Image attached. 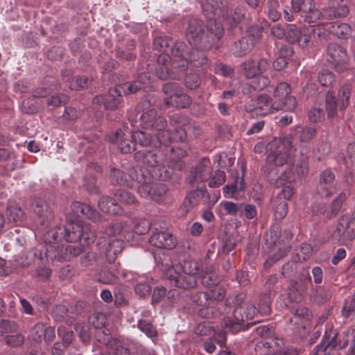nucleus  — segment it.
Returning a JSON list of instances; mask_svg holds the SVG:
<instances>
[{
	"label": "nucleus",
	"instance_id": "obj_1",
	"mask_svg": "<svg viewBox=\"0 0 355 355\" xmlns=\"http://www.w3.org/2000/svg\"><path fill=\"white\" fill-rule=\"evenodd\" d=\"M204 26V23L200 19L196 18L189 19L186 31L189 43L196 50L200 51H207L212 48L218 49L225 34L223 26L216 20L207 19L206 33Z\"/></svg>",
	"mask_w": 355,
	"mask_h": 355
},
{
	"label": "nucleus",
	"instance_id": "obj_2",
	"mask_svg": "<svg viewBox=\"0 0 355 355\" xmlns=\"http://www.w3.org/2000/svg\"><path fill=\"white\" fill-rule=\"evenodd\" d=\"M187 46L183 42H174L171 45L168 53H161L157 59L155 68L156 75L162 80L178 79L180 73L185 71L188 67L189 55Z\"/></svg>",
	"mask_w": 355,
	"mask_h": 355
},
{
	"label": "nucleus",
	"instance_id": "obj_3",
	"mask_svg": "<svg viewBox=\"0 0 355 355\" xmlns=\"http://www.w3.org/2000/svg\"><path fill=\"white\" fill-rule=\"evenodd\" d=\"M166 148L161 146L152 150H139L134 155L137 162L142 163L147 168L153 170V177L162 181L169 180L175 171H181L182 164L175 162L174 166H167Z\"/></svg>",
	"mask_w": 355,
	"mask_h": 355
},
{
	"label": "nucleus",
	"instance_id": "obj_4",
	"mask_svg": "<svg viewBox=\"0 0 355 355\" xmlns=\"http://www.w3.org/2000/svg\"><path fill=\"white\" fill-rule=\"evenodd\" d=\"M135 112L140 114L138 121L132 115L128 116V121L132 127L138 126L152 130L159 135H162L164 128H167L166 119L162 116H158L157 110L151 107L149 101H141L137 104Z\"/></svg>",
	"mask_w": 355,
	"mask_h": 355
},
{
	"label": "nucleus",
	"instance_id": "obj_5",
	"mask_svg": "<svg viewBox=\"0 0 355 355\" xmlns=\"http://www.w3.org/2000/svg\"><path fill=\"white\" fill-rule=\"evenodd\" d=\"M137 178L139 181L137 192L144 198L158 202L168 191V187L165 184L153 182V175L149 169L141 172Z\"/></svg>",
	"mask_w": 355,
	"mask_h": 355
},
{
	"label": "nucleus",
	"instance_id": "obj_6",
	"mask_svg": "<svg viewBox=\"0 0 355 355\" xmlns=\"http://www.w3.org/2000/svg\"><path fill=\"white\" fill-rule=\"evenodd\" d=\"M40 247L43 250L44 263L45 264L53 261H67L71 257H76L82 252L80 246L70 244H40Z\"/></svg>",
	"mask_w": 355,
	"mask_h": 355
},
{
	"label": "nucleus",
	"instance_id": "obj_7",
	"mask_svg": "<svg viewBox=\"0 0 355 355\" xmlns=\"http://www.w3.org/2000/svg\"><path fill=\"white\" fill-rule=\"evenodd\" d=\"M349 335L351 336L349 331H344L341 334H338L334 329L331 330L329 334L327 331H325L321 343L316 346L318 352H321L323 355H333V352L336 348L343 349L348 345Z\"/></svg>",
	"mask_w": 355,
	"mask_h": 355
},
{
	"label": "nucleus",
	"instance_id": "obj_8",
	"mask_svg": "<svg viewBox=\"0 0 355 355\" xmlns=\"http://www.w3.org/2000/svg\"><path fill=\"white\" fill-rule=\"evenodd\" d=\"M293 10L299 13L304 22L323 24L326 16L316 8L314 0H291Z\"/></svg>",
	"mask_w": 355,
	"mask_h": 355
},
{
	"label": "nucleus",
	"instance_id": "obj_9",
	"mask_svg": "<svg viewBox=\"0 0 355 355\" xmlns=\"http://www.w3.org/2000/svg\"><path fill=\"white\" fill-rule=\"evenodd\" d=\"M262 37V28L257 25L251 26L247 34L232 46V52L236 57H242L249 53Z\"/></svg>",
	"mask_w": 355,
	"mask_h": 355
},
{
	"label": "nucleus",
	"instance_id": "obj_10",
	"mask_svg": "<svg viewBox=\"0 0 355 355\" xmlns=\"http://www.w3.org/2000/svg\"><path fill=\"white\" fill-rule=\"evenodd\" d=\"M352 87L350 85L342 86L337 97L333 92L329 91L326 96V111L329 118H334L337 114L338 108L343 111L348 106L351 96Z\"/></svg>",
	"mask_w": 355,
	"mask_h": 355
},
{
	"label": "nucleus",
	"instance_id": "obj_11",
	"mask_svg": "<svg viewBox=\"0 0 355 355\" xmlns=\"http://www.w3.org/2000/svg\"><path fill=\"white\" fill-rule=\"evenodd\" d=\"M162 90L166 96L164 101L168 106L186 108L191 104V98L183 92V89L179 83H167L164 85Z\"/></svg>",
	"mask_w": 355,
	"mask_h": 355
},
{
	"label": "nucleus",
	"instance_id": "obj_12",
	"mask_svg": "<svg viewBox=\"0 0 355 355\" xmlns=\"http://www.w3.org/2000/svg\"><path fill=\"white\" fill-rule=\"evenodd\" d=\"M331 236L336 243L352 241L355 237V210L352 214H345L340 218Z\"/></svg>",
	"mask_w": 355,
	"mask_h": 355
},
{
	"label": "nucleus",
	"instance_id": "obj_13",
	"mask_svg": "<svg viewBox=\"0 0 355 355\" xmlns=\"http://www.w3.org/2000/svg\"><path fill=\"white\" fill-rule=\"evenodd\" d=\"M134 86V84H119L114 88L110 89L108 94H105V109H116L121 104L123 95L137 92L138 86H135V87Z\"/></svg>",
	"mask_w": 355,
	"mask_h": 355
},
{
	"label": "nucleus",
	"instance_id": "obj_14",
	"mask_svg": "<svg viewBox=\"0 0 355 355\" xmlns=\"http://www.w3.org/2000/svg\"><path fill=\"white\" fill-rule=\"evenodd\" d=\"M278 104H275L268 94H261L255 99L251 100L245 105L246 110L257 116H266L270 113L278 111Z\"/></svg>",
	"mask_w": 355,
	"mask_h": 355
},
{
	"label": "nucleus",
	"instance_id": "obj_15",
	"mask_svg": "<svg viewBox=\"0 0 355 355\" xmlns=\"http://www.w3.org/2000/svg\"><path fill=\"white\" fill-rule=\"evenodd\" d=\"M291 92V89L288 83L283 82L277 85L274 91V103L278 104L279 110L293 111L296 107V98L290 95Z\"/></svg>",
	"mask_w": 355,
	"mask_h": 355
},
{
	"label": "nucleus",
	"instance_id": "obj_16",
	"mask_svg": "<svg viewBox=\"0 0 355 355\" xmlns=\"http://www.w3.org/2000/svg\"><path fill=\"white\" fill-rule=\"evenodd\" d=\"M144 171H146V169L136 166L130 168L128 173L126 174L120 169L113 168L110 171V177L112 182H114L119 185L132 188L137 184L139 185V181L137 177L139 176L140 173Z\"/></svg>",
	"mask_w": 355,
	"mask_h": 355
},
{
	"label": "nucleus",
	"instance_id": "obj_17",
	"mask_svg": "<svg viewBox=\"0 0 355 355\" xmlns=\"http://www.w3.org/2000/svg\"><path fill=\"white\" fill-rule=\"evenodd\" d=\"M166 276L172 286L183 289L195 287L198 279L173 266L168 269Z\"/></svg>",
	"mask_w": 355,
	"mask_h": 355
},
{
	"label": "nucleus",
	"instance_id": "obj_18",
	"mask_svg": "<svg viewBox=\"0 0 355 355\" xmlns=\"http://www.w3.org/2000/svg\"><path fill=\"white\" fill-rule=\"evenodd\" d=\"M123 240L117 238H108L105 241V237H101L98 241L100 252L105 255L107 262L113 263L124 248Z\"/></svg>",
	"mask_w": 355,
	"mask_h": 355
},
{
	"label": "nucleus",
	"instance_id": "obj_19",
	"mask_svg": "<svg viewBox=\"0 0 355 355\" xmlns=\"http://www.w3.org/2000/svg\"><path fill=\"white\" fill-rule=\"evenodd\" d=\"M329 61L339 71H343L348 68L347 62L349 57L345 48L336 43H331L327 47Z\"/></svg>",
	"mask_w": 355,
	"mask_h": 355
},
{
	"label": "nucleus",
	"instance_id": "obj_20",
	"mask_svg": "<svg viewBox=\"0 0 355 355\" xmlns=\"http://www.w3.org/2000/svg\"><path fill=\"white\" fill-rule=\"evenodd\" d=\"M286 168H288L289 171L288 172L287 170L283 171L281 175L277 179L275 185L276 187H283L278 194V198L286 200H290L296 192V190L293 186L286 185V183L295 182L296 177L295 173H291V165L287 164Z\"/></svg>",
	"mask_w": 355,
	"mask_h": 355
},
{
	"label": "nucleus",
	"instance_id": "obj_21",
	"mask_svg": "<svg viewBox=\"0 0 355 355\" xmlns=\"http://www.w3.org/2000/svg\"><path fill=\"white\" fill-rule=\"evenodd\" d=\"M108 140L116 144L122 153H130L135 150V144L132 139V134L128 128L123 126V130H118L114 135H110Z\"/></svg>",
	"mask_w": 355,
	"mask_h": 355
},
{
	"label": "nucleus",
	"instance_id": "obj_22",
	"mask_svg": "<svg viewBox=\"0 0 355 355\" xmlns=\"http://www.w3.org/2000/svg\"><path fill=\"white\" fill-rule=\"evenodd\" d=\"M162 230L153 227V234L149 239L150 243L158 248L173 249L177 245L175 237L170 232L164 231V227L159 226Z\"/></svg>",
	"mask_w": 355,
	"mask_h": 355
},
{
	"label": "nucleus",
	"instance_id": "obj_23",
	"mask_svg": "<svg viewBox=\"0 0 355 355\" xmlns=\"http://www.w3.org/2000/svg\"><path fill=\"white\" fill-rule=\"evenodd\" d=\"M211 172L210 161L207 159H203L196 167L190 170L188 177L189 182L193 184L199 182L203 184L209 180Z\"/></svg>",
	"mask_w": 355,
	"mask_h": 355
},
{
	"label": "nucleus",
	"instance_id": "obj_24",
	"mask_svg": "<svg viewBox=\"0 0 355 355\" xmlns=\"http://www.w3.org/2000/svg\"><path fill=\"white\" fill-rule=\"evenodd\" d=\"M336 191L335 175L330 169H327L320 174L317 192L322 198H328Z\"/></svg>",
	"mask_w": 355,
	"mask_h": 355
},
{
	"label": "nucleus",
	"instance_id": "obj_25",
	"mask_svg": "<svg viewBox=\"0 0 355 355\" xmlns=\"http://www.w3.org/2000/svg\"><path fill=\"white\" fill-rule=\"evenodd\" d=\"M229 0H204L202 2V10L204 16L208 20H216L220 17V13L228 7Z\"/></svg>",
	"mask_w": 355,
	"mask_h": 355
},
{
	"label": "nucleus",
	"instance_id": "obj_26",
	"mask_svg": "<svg viewBox=\"0 0 355 355\" xmlns=\"http://www.w3.org/2000/svg\"><path fill=\"white\" fill-rule=\"evenodd\" d=\"M270 67V63L266 58H261L258 62L248 60L241 65L242 73L247 78L253 79L257 76L263 73Z\"/></svg>",
	"mask_w": 355,
	"mask_h": 355
},
{
	"label": "nucleus",
	"instance_id": "obj_27",
	"mask_svg": "<svg viewBox=\"0 0 355 355\" xmlns=\"http://www.w3.org/2000/svg\"><path fill=\"white\" fill-rule=\"evenodd\" d=\"M207 198L208 192L205 184H203L202 187L191 190L187 195L186 198L182 205V208L188 211L190 208H192L198 204H203L205 205V203L208 202L207 200Z\"/></svg>",
	"mask_w": 355,
	"mask_h": 355
},
{
	"label": "nucleus",
	"instance_id": "obj_28",
	"mask_svg": "<svg viewBox=\"0 0 355 355\" xmlns=\"http://www.w3.org/2000/svg\"><path fill=\"white\" fill-rule=\"evenodd\" d=\"M132 139L135 145L137 144L141 146H153L159 148L162 146V135L155 133L153 137L150 134H147L141 130H130Z\"/></svg>",
	"mask_w": 355,
	"mask_h": 355
},
{
	"label": "nucleus",
	"instance_id": "obj_29",
	"mask_svg": "<svg viewBox=\"0 0 355 355\" xmlns=\"http://www.w3.org/2000/svg\"><path fill=\"white\" fill-rule=\"evenodd\" d=\"M245 9L243 6H237L234 9H231L230 6L225 9L220 17L230 28L236 27L241 21L245 18Z\"/></svg>",
	"mask_w": 355,
	"mask_h": 355
},
{
	"label": "nucleus",
	"instance_id": "obj_30",
	"mask_svg": "<svg viewBox=\"0 0 355 355\" xmlns=\"http://www.w3.org/2000/svg\"><path fill=\"white\" fill-rule=\"evenodd\" d=\"M42 227L48 228L43 235V239L45 242L44 244L58 243L62 239H65L64 226L51 224V220L46 223Z\"/></svg>",
	"mask_w": 355,
	"mask_h": 355
},
{
	"label": "nucleus",
	"instance_id": "obj_31",
	"mask_svg": "<svg viewBox=\"0 0 355 355\" xmlns=\"http://www.w3.org/2000/svg\"><path fill=\"white\" fill-rule=\"evenodd\" d=\"M71 210L74 215L78 218L86 217L94 222L101 220V216L98 212L89 205L74 202L71 205Z\"/></svg>",
	"mask_w": 355,
	"mask_h": 355
},
{
	"label": "nucleus",
	"instance_id": "obj_32",
	"mask_svg": "<svg viewBox=\"0 0 355 355\" xmlns=\"http://www.w3.org/2000/svg\"><path fill=\"white\" fill-rule=\"evenodd\" d=\"M37 259L44 263L43 250L40 244L30 250L26 254L16 260V265L20 267H26L32 264Z\"/></svg>",
	"mask_w": 355,
	"mask_h": 355
},
{
	"label": "nucleus",
	"instance_id": "obj_33",
	"mask_svg": "<svg viewBox=\"0 0 355 355\" xmlns=\"http://www.w3.org/2000/svg\"><path fill=\"white\" fill-rule=\"evenodd\" d=\"M34 212L38 218V223L45 225L49 220L52 219L51 211L44 200L41 198H35L33 202Z\"/></svg>",
	"mask_w": 355,
	"mask_h": 355
},
{
	"label": "nucleus",
	"instance_id": "obj_34",
	"mask_svg": "<svg viewBox=\"0 0 355 355\" xmlns=\"http://www.w3.org/2000/svg\"><path fill=\"white\" fill-rule=\"evenodd\" d=\"M291 313L293 317L291 318V322L297 324V329H304L311 320V314L308 309L303 306H294L291 309Z\"/></svg>",
	"mask_w": 355,
	"mask_h": 355
},
{
	"label": "nucleus",
	"instance_id": "obj_35",
	"mask_svg": "<svg viewBox=\"0 0 355 355\" xmlns=\"http://www.w3.org/2000/svg\"><path fill=\"white\" fill-rule=\"evenodd\" d=\"M65 240L69 243H73L79 241L83 236V231L88 230L85 222H77L69 223L66 227L64 226Z\"/></svg>",
	"mask_w": 355,
	"mask_h": 355
},
{
	"label": "nucleus",
	"instance_id": "obj_36",
	"mask_svg": "<svg viewBox=\"0 0 355 355\" xmlns=\"http://www.w3.org/2000/svg\"><path fill=\"white\" fill-rule=\"evenodd\" d=\"M186 139V130L178 125L174 128V132H171V130L166 128L162 133V146H164L165 148L171 141H184Z\"/></svg>",
	"mask_w": 355,
	"mask_h": 355
},
{
	"label": "nucleus",
	"instance_id": "obj_37",
	"mask_svg": "<svg viewBox=\"0 0 355 355\" xmlns=\"http://www.w3.org/2000/svg\"><path fill=\"white\" fill-rule=\"evenodd\" d=\"M99 209L105 213L111 215H122L123 208L118 204L115 198L108 196H102L98 200Z\"/></svg>",
	"mask_w": 355,
	"mask_h": 355
},
{
	"label": "nucleus",
	"instance_id": "obj_38",
	"mask_svg": "<svg viewBox=\"0 0 355 355\" xmlns=\"http://www.w3.org/2000/svg\"><path fill=\"white\" fill-rule=\"evenodd\" d=\"M349 13V9L346 4L340 1L331 2L329 8L323 10L322 14L326 16L324 17V20H329L336 17H344Z\"/></svg>",
	"mask_w": 355,
	"mask_h": 355
},
{
	"label": "nucleus",
	"instance_id": "obj_39",
	"mask_svg": "<svg viewBox=\"0 0 355 355\" xmlns=\"http://www.w3.org/2000/svg\"><path fill=\"white\" fill-rule=\"evenodd\" d=\"M257 311V309L253 304L243 303L234 309L233 316L234 320L245 322L253 319Z\"/></svg>",
	"mask_w": 355,
	"mask_h": 355
},
{
	"label": "nucleus",
	"instance_id": "obj_40",
	"mask_svg": "<svg viewBox=\"0 0 355 355\" xmlns=\"http://www.w3.org/2000/svg\"><path fill=\"white\" fill-rule=\"evenodd\" d=\"M307 291L304 284L294 281L288 287L287 295L291 302L299 303L304 300Z\"/></svg>",
	"mask_w": 355,
	"mask_h": 355
},
{
	"label": "nucleus",
	"instance_id": "obj_41",
	"mask_svg": "<svg viewBox=\"0 0 355 355\" xmlns=\"http://www.w3.org/2000/svg\"><path fill=\"white\" fill-rule=\"evenodd\" d=\"M156 67L157 63L155 66H151L150 64H148L147 67V72L139 73L137 80L130 83H125L124 84H134L135 87V86H139L137 87L138 88L137 89V92L139 91L151 80H153L155 76L159 78L155 73Z\"/></svg>",
	"mask_w": 355,
	"mask_h": 355
},
{
	"label": "nucleus",
	"instance_id": "obj_42",
	"mask_svg": "<svg viewBox=\"0 0 355 355\" xmlns=\"http://www.w3.org/2000/svg\"><path fill=\"white\" fill-rule=\"evenodd\" d=\"M245 188L243 178L237 177L233 183L227 184L223 187V195L225 198H237L238 193L244 191Z\"/></svg>",
	"mask_w": 355,
	"mask_h": 355
},
{
	"label": "nucleus",
	"instance_id": "obj_43",
	"mask_svg": "<svg viewBox=\"0 0 355 355\" xmlns=\"http://www.w3.org/2000/svg\"><path fill=\"white\" fill-rule=\"evenodd\" d=\"M270 79L267 76H257L254 79L243 86L244 94L251 92L252 90H261L270 85Z\"/></svg>",
	"mask_w": 355,
	"mask_h": 355
},
{
	"label": "nucleus",
	"instance_id": "obj_44",
	"mask_svg": "<svg viewBox=\"0 0 355 355\" xmlns=\"http://www.w3.org/2000/svg\"><path fill=\"white\" fill-rule=\"evenodd\" d=\"M328 30L331 34L342 39L348 38L352 33V29L348 24L338 21L332 23Z\"/></svg>",
	"mask_w": 355,
	"mask_h": 355
},
{
	"label": "nucleus",
	"instance_id": "obj_45",
	"mask_svg": "<svg viewBox=\"0 0 355 355\" xmlns=\"http://www.w3.org/2000/svg\"><path fill=\"white\" fill-rule=\"evenodd\" d=\"M136 43L133 40H128L125 45V49L123 50L119 46H117L115 49L116 57L119 60H125L127 61L134 60L137 55L134 52L135 49Z\"/></svg>",
	"mask_w": 355,
	"mask_h": 355
},
{
	"label": "nucleus",
	"instance_id": "obj_46",
	"mask_svg": "<svg viewBox=\"0 0 355 355\" xmlns=\"http://www.w3.org/2000/svg\"><path fill=\"white\" fill-rule=\"evenodd\" d=\"M201 279L202 284L205 286H216L221 281V277L218 275L214 270L213 267L210 266L202 270Z\"/></svg>",
	"mask_w": 355,
	"mask_h": 355
},
{
	"label": "nucleus",
	"instance_id": "obj_47",
	"mask_svg": "<svg viewBox=\"0 0 355 355\" xmlns=\"http://www.w3.org/2000/svg\"><path fill=\"white\" fill-rule=\"evenodd\" d=\"M166 152L167 153V166H174L175 162H180L182 164V168H184V164L181 159L187 155V151L184 149L179 147H173L168 150L166 146Z\"/></svg>",
	"mask_w": 355,
	"mask_h": 355
},
{
	"label": "nucleus",
	"instance_id": "obj_48",
	"mask_svg": "<svg viewBox=\"0 0 355 355\" xmlns=\"http://www.w3.org/2000/svg\"><path fill=\"white\" fill-rule=\"evenodd\" d=\"M173 266L180 269L182 272H187V274L194 276L197 279L200 277V266L196 260H184L183 263H178L173 265Z\"/></svg>",
	"mask_w": 355,
	"mask_h": 355
},
{
	"label": "nucleus",
	"instance_id": "obj_49",
	"mask_svg": "<svg viewBox=\"0 0 355 355\" xmlns=\"http://www.w3.org/2000/svg\"><path fill=\"white\" fill-rule=\"evenodd\" d=\"M270 150V153L267 156L268 163L272 164L276 166H282L288 163V155L287 153H282L279 150Z\"/></svg>",
	"mask_w": 355,
	"mask_h": 355
},
{
	"label": "nucleus",
	"instance_id": "obj_50",
	"mask_svg": "<svg viewBox=\"0 0 355 355\" xmlns=\"http://www.w3.org/2000/svg\"><path fill=\"white\" fill-rule=\"evenodd\" d=\"M295 137V135L291 134L284 136L281 140L274 139L269 144V150H272V148L282 143L284 148L287 151V153H290L293 149L296 150L295 148H294Z\"/></svg>",
	"mask_w": 355,
	"mask_h": 355
},
{
	"label": "nucleus",
	"instance_id": "obj_51",
	"mask_svg": "<svg viewBox=\"0 0 355 355\" xmlns=\"http://www.w3.org/2000/svg\"><path fill=\"white\" fill-rule=\"evenodd\" d=\"M173 44V39L168 36L156 37L153 42L155 49L159 51H163V53H168Z\"/></svg>",
	"mask_w": 355,
	"mask_h": 355
},
{
	"label": "nucleus",
	"instance_id": "obj_52",
	"mask_svg": "<svg viewBox=\"0 0 355 355\" xmlns=\"http://www.w3.org/2000/svg\"><path fill=\"white\" fill-rule=\"evenodd\" d=\"M302 30L295 24H288L286 29L285 37L290 44H295L300 41Z\"/></svg>",
	"mask_w": 355,
	"mask_h": 355
},
{
	"label": "nucleus",
	"instance_id": "obj_53",
	"mask_svg": "<svg viewBox=\"0 0 355 355\" xmlns=\"http://www.w3.org/2000/svg\"><path fill=\"white\" fill-rule=\"evenodd\" d=\"M279 3L277 0H268L266 10L268 18L272 21H277L281 17V12L279 11Z\"/></svg>",
	"mask_w": 355,
	"mask_h": 355
},
{
	"label": "nucleus",
	"instance_id": "obj_54",
	"mask_svg": "<svg viewBox=\"0 0 355 355\" xmlns=\"http://www.w3.org/2000/svg\"><path fill=\"white\" fill-rule=\"evenodd\" d=\"M7 216L10 221L17 224L25 218V213L19 207L10 206L7 208Z\"/></svg>",
	"mask_w": 355,
	"mask_h": 355
},
{
	"label": "nucleus",
	"instance_id": "obj_55",
	"mask_svg": "<svg viewBox=\"0 0 355 355\" xmlns=\"http://www.w3.org/2000/svg\"><path fill=\"white\" fill-rule=\"evenodd\" d=\"M67 85L72 90H80L88 85L89 79L85 76H74L67 79Z\"/></svg>",
	"mask_w": 355,
	"mask_h": 355
},
{
	"label": "nucleus",
	"instance_id": "obj_56",
	"mask_svg": "<svg viewBox=\"0 0 355 355\" xmlns=\"http://www.w3.org/2000/svg\"><path fill=\"white\" fill-rule=\"evenodd\" d=\"M189 62L195 67H200L207 62V58L203 51L196 50V51L189 54L188 58Z\"/></svg>",
	"mask_w": 355,
	"mask_h": 355
},
{
	"label": "nucleus",
	"instance_id": "obj_57",
	"mask_svg": "<svg viewBox=\"0 0 355 355\" xmlns=\"http://www.w3.org/2000/svg\"><path fill=\"white\" fill-rule=\"evenodd\" d=\"M114 196L116 201L121 204L133 205L137 202L136 197L130 192L125 190L119 189L115 193Z\"/></svg>",
	"mask_w": 355,
	"mask_h": 355
},
{
	"label": "nucleus",
	"instance_id": "obj_58",
	"mask_svg": "<svg viewBox=\"0 0 355 355\" xmlns=\"http://www.w3.org/2000/svg\"><path fill=\"white\" fill-rule=\"evenodd\" d=\"M316 134L315 128L313 127H304L297 130L295 136L297 137L300 142H308L311 140Z\"/></svg>",
	"mask_w": 355,
	"mask_h": 355
},
{
	"label": "nucleus",
	"instance_id": "obj_59",
	"mask_svg": "<svg viewBox=\"0 0 355 355\" xmlns=\"http://www.w3.org/2000/svg\"><path fill=\"white\" fill-rule=\"evenodd\" d=\"M226 175L223 171L217 170L214 175H210L208 186L211 188L218 187L225 182Z\"/></svg>",
	"mask_w": 355,
	"mask_h": 355
},
{
	"label": "nucleus",
	"instance_id": "obj_60",
	"mask_svg": "<svg viewBox=\"0 0 355 355\" xmlns=\"http://www.w3.org/2000/svg\"><path fill=\"white\" fill-rule=\"evenodd\" d=\"M96 279L100 282L109 284L115 283L117 276L109 269H103L97 275Z\"/></svg>",
	"mask_w": 355,
	"mask_h": 355
},
{
	"label": "nucleus",
	"instance_id": "obj_61",
	"mask_svg": "<svg viewBox=\"0 0 355 355\" xmlns=\"http://www.w3.org/2000/svg\"><path fill=\"white\" fill-rule=\"evenodd\" d=\"M270 298L268 294H262L260 295L259 301V308L257 312H259L261 315H268L270 313Z\"/></svg>",
	"mask_w": 355,
	"mask_h": 355
},
{
	"label": "nucleus",
	"instance_id": "obj_62",
	"mask_svg": "<svg viewBox=\"0 0 355 355\" xmlns=\"http://www.w3.org/2000/svg\"><path fill=\"white\" fill-rule=\"evenodd\" d=\"M301 159L297 162L295 168L296 174L298 178H302L306 175L309 171V157L304 156L302 153Z\"/></svg>",
	"mask_w": 355,
	"mask_h": 355
},
{
	"label": "nucleus",
	"instance_id": "obj_63",
	"mask_svg": "<svg viewBox=\"0 0 355 355\" xmlns=\"http://www.w3.org/2000/svg\"><path fill=\"white\" fill-rule=\"evenodd\" d=\"M123 230L124 227L123 223L119 221H115L109 224L105 230V233L109 238H115V236L119 235Z\"/></svg>",
	"mask_w": 355,
	"mask_h": 355
},
{
	"label": "nucleus",
	"instance_id": "obj_64",
	"mask_svg": "<svg viewBox=\"0 0 355 355\" xmlns=\"http://www.w3.org/2000/svg\"><path fill=\"white\" fill-rule=\"evenodd\" d=\"M139 329L148 337L153 338L157 336V331L150 322L145 320H141L138 322Z\"/></svg>",
	"mask_w": 355,
	"mask_h": 355
}]
</instances>
